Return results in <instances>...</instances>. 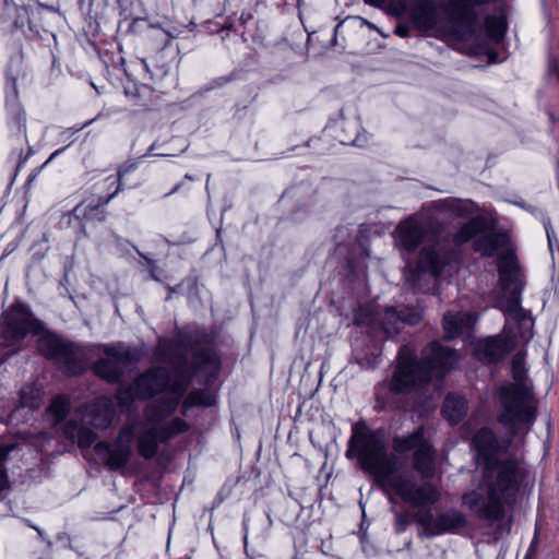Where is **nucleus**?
<instances>
[{"label":"nucleus","instance_id":"obj_1","mask_svg":"<svg viewBox=\"0 0 559 559\" xmlns=\"http://www.w3.org/2000/svg\"><path fill=\"white\" fill-rule=\"evenodd\" d=\"M473 445L487 463L476 488L463 493L462 504L478 519L496 524L504 520L507 508L515 502L522 479L521 468L512 459L491 461L499 442L489 428H481L474 435Z\"/></svg>","mask_w":559,"mask_h":559},{"label":"nucleus","instance_id":"obj_2","mask_svg":"<svg viewBox=\"0 0 559 559\" xmlns=\"http://www.w3.org/2000/svg\"><path fill=\"white\" fill-rule=\"evenodd\" d=\"M345 455L347 459L357 457L360 467L374 476L381 487L394 491L411 507L424 508L440 499L435 485H417L411 477L395 473L394 462L388 455L384 430L371 429L365 419L352 425Z\"/></svg>","mask_w":559,"mask_h":559},{"label":"nucleus","instance_id":"obj_3","mask_svg":"<svg viewBox=\"0 0 559 559\" xmlns=\"http://www.w3.org/2000/svg\"><path fill=\"white\" fill-rule=\"evenodd\" d=\"M222 369V358L216 347L215 336L205 329H194L186 333L177 330V405L194 383L204 388L191 391L182 403L183 411L193 406L211 407L216 395L211 386Z\"/></svg>","mask_w":559,"mask_h":559},{"label":"nucleus","instance_id":"obj_4","mask_svg":"<svg viewBox=\"0 0 559 559\" xmlns=\"http://www.w3.org/2000/svg\"><path fill=\"white\" fill-rule=\"evenodd\" d=\"M454 248L437 250L424 247L420 250L419 262L423 269L439 277L448 266L461 261L460 247L472 241L474 252L483 258H500L509 252H515L510 236L506 231L496 230L481 215H476L464 223L452 236Z\"/></svg>","mask_w":559,"mask_h":559},{"label":"nucleus","instance_id":"obj_5","mask_svg":"<svg viewBox=\"0 0 559 559\" xmlns=\"http://www.w3.org/2000/svg\"><path fill=\"white\" fill-rule=\"evenodd\" d=\"M455 361L456 352L437 341L427 345L420 358L411 345H403L397 353L389 390L393 394H403L423 389L433 378H443Z\"/></svg>","mask_w":559,"mask_h":559},{"label":"nucleus","instance_id":"obj_6","mask_svg":"<svg viewBox=\"0 0 559 559\" xmlns=\"http://www.w3.org/2000/svg\"><path fill=\"white\" fill-rule=\"evenodd\" d=\"M511 372L515 383L504 382L498 389L501 409L498 420L515 433L521 424L532 425L536 418L533 393L524 382L526 368L523 355L515 354L511 360Z\"/></svg>","mask_w":559,"mask_h":559},{"label":"nucleus","instance_id":"obj_7","mask_svg":"<svg viewBox=\"0 0 559 559\" xmlns=\"http://www.w3.org/2000/svg\"><path fill=\"white\" fill-rule=\"evenodd\" d=\"M174 412L175 399L171 394L147 406L145 414L152 426L138 436V451L141 456L146 460L152 459L157 452L158 443L173 437L175 433V418L169 419L165 426H162L160 423Z\"/></svg>","mask_w":559,"mask_h":559},{"label":"nucleus","instance_id":"obj_8","mask_svg":"<svg viewBox=\"0 0 559 559\" xmlns=\"http://www.w3.org/2000/svg\"><path fill=\"white\" fill-rule=\"evenodd\" d=\"M106 358H100L93 365L94 373L109 383H118L123 377L124 369L141 358V352L135 347L116 344L104 348Z\"/></svg>","mask_w":559,"mask_h":559},{"label":"nucleus","instance_id":"obj_9","mask_svg":"<svg viewBox=\"0 0 559 559\" xmlns=\"http://www.w3.org/2000/svg\"><path fill=\"white\" fill-rule=\"evenodd\" d=\"M38 350L53 360L68 374H79L83 370V355L79 347L53 334H44L38 340Z\"/></svg>","mask_w":559,"mask_h":559},{"label":"nucleus","instance_id":"obj_10","mask_svg":"<svg viewBox=\"0 0 559 559\" xmlns=\"http://www.w3.org/2000/svg\"><path fill=\"white\" fill-rule=\"evenodd\" d=\"M415 521L421 526L419 536L433 538L443 534L456 533L467 523L466 516L456 509H449L435 515L431 509H419Z\"/></svg>","mask_w":559,"mask_h":559},{"label":"nucleus","instance_id":"obj_11","mask_svg":"<svg viewBox=\"0 0 559 559\" xmlns=\"http://www.w3.org/2000/svg\"><path fill=\"white\" fill-rule=\"evenodd\" d=\"M497 266L501 289L508 296L510 308L515 309L520 306L521 295L525 287V274L515 252L502 255Z\"/></svg>","mask_w":559,"mask_h":559},{"label":"nucleus","instance_id":"obj_12","mask_svg":"<svg viewBox=\"0 0 559 559\" xmlns=\"http://www.w3.org/2000/svg\"><path fill=\"white\" fill-rule=\"evenodd\" d=\"M43 330V323L34 318L25 306L15 304L7 312L2 333L5 345L13 346L22 341L27 333L40 334Z\"/></svg>","mask_w":559,"mask_h":559},{"label":"nucleus","instance_id":"obj_13","mask_svg":"<svg viewBox=\"0 0 559 559\" xmlns=\"http://www.w3.org/2000/svg\"><path fill=\"white\" fill-rule=\"evenodd\" d=\"M497 0H447L445 13L451 23L457 28L452 32L460 39L475 33L477 22L476 8L491 4Z\"/></svg>","mask_w":559,"mask_h":559},{"label":"nucleus","instance_id":"obj_14","mask_svg":"<svg viewBox=\"0 0 559 559\" xmlns=\"http://www.w3.org/2000/svg\"><path fill=\"white\" fill-rule=\"evenodd\" d=\"M407 14L414 27L419 32L438 31L441 35L459 39L452 34L457 26H439V11L436 0H411L407 5Z\"/></svg>","mask_w":559,"mask_h":559},{"label":"nucleus","instance_id":"obj_15","mask_svg":"<svg viewBox=\"0 0 559 559\" xmlns=\"http://www.w3.org/2000/svg\"><path fill=\"white\" fill-rule=\"evenodd\" d=\"M423 319L421 312L413 306L385 307L374 316V321L388 335L399 334L406 325H416Z\"/></svg>","mask_w":559,"mask_h":559},{"label":"nucleus","instance_id":"obj_16","mask_svg":"<svg viewBox=\"0 0 559 559\" xmlns=\"http://www.w3.org/2000/svg\"><path fill=\"white\" fill-rule=\"evenodd\" d=\"M170 383V373L165 367H155L139 376L133 382L135 396L148 400L163 392Z\"/></svg>","mask_w":559,"mask_h":559},{"label":"nucleus","instance_id":"obj_17","mask_svg":"<svg viewBox=\"0 0 559 559\" xmlns=\"http://www.w3.org/2000/svg\"><path fill=\"white\" fill-rule=\"evenodd\" d=\"M511 350L509 342L501 336L478 340L474 345V356L484 364H493L503 359Z\"/></svg>","mask_w":559,"mask_h":559},{"label":"nucleus","instance_id":"obj_18","mask_svg":"<svg viewBox=\"0 0 559 559\" xmlns=\"http://www.w3.org/2000/svg\"><path fill=\"white\" fill-rule=\"evenodd\" d=\"M426 227L415 217L402 221L396 227V241L407 252H414L426 237Z\"/></svg>","mask_w":559,"mask_h":559},{"label":"nucleus","instance_id":"obj_19","mask_svg":"<svg viewBox=\"0 0 559 559\" xmlns=\"http://www.w3.org/2000/svg\"><path fill=\"white\" fill-rule=\"evenodd\" d=\"M474 324V316L467 311H448L443 314L442 326L445 340H454L469 331Z\"/></svg>","mask_w":559,"mask_h":559},{"label":"nucleus","instance_id":"obj_20","mask_svg":"<svg viewBox=\"0 0 559 559\" xmlns=\"http://www.w3.org/2000/svg\"><path fill=\"white\" fill-rule=\"evenodd\" d=\"M413 467L423 478L435 474V449L427 440L413 453Z\"/></svg>","mask_w":559,"mask_h":559},{"label":"nucleus","instance_id":"obj_21","mask_svg":"<svg viewBox=\"0 0 559 559\" xmlns=\"http://www.w3.org/2000/svg\"><path fill=\"white\" fill-rule=\"evenodd\" d=\"M60 430L67 440L76 442L80 448H90L96 440L95 432L72 419L61 423Z\"/></svg>","mask_w":559,"mask_h":559},{"label":"nucleus","instance_id":"obj_22","mask_svg":"<svg viewBox=\"0 0 559 559\" xmlns=\"http://www.w3.org/2000/svg\"><path fill=\"white\" fill-rule=\"evenodd\" d=\"M466 412L467 402L463 396L456 393L447 394L443 401L441 413L450 424H459L466 415Z\"/></svg>","mask_w":559,"mask_h":559},{"label":"nucleus","instance_id":"obj_23","mask_svg":"<svg viewBox=\"0 0 559 559\" xmlns=\"http://www.w3.org/2000/svg\"><path fill=\"white\" fill-rule=\"evenodd\" d=\"M95 451L98 454L102 451L106 452V465L114 471L124 467L131 456V449L127 448V445L122 448L120 445L115 444V447L111 448L109 444L105 442H98L95 445Z\"/></svg>","mask_w":559,"mask_h":559},{"label":"nucleus","instance_id":"obj_24","mask_svg":"<svg viewBox=\"0 0 559 559\" xmlns=\"http://www.w3.org/2000/svg\"><path fill=\"white\" fill-rule=\"evenodd\" d=\"M426 441L424 427H418L409 435L395 436L392 439V449L399 454L415 452Z\"/></svg>","mask_w":559,"mask_h":559},{"label":"nucleus","instance_id":"obj_25","mask_svg":"<svg viewBox=\"0 0 559 559\" xmlns=\"http://www.w3.org/2000/svg\"><path fill=\"white\" fill-rule=\"evenodd\" d=\"M71 409V402L66 395H57L51 399L49 406L46 409V414L51 423L52 427H57L68 416Z\"/></svg>","mask_w":559,"mask_h":559},{"label":"nucleus","instance_id":"obj_26","mask_svg":"<svg viewBox=\"0 0 559 559\" xmlns=\"http://www.w3.org/2000/svg\"><path fill=\"white\" fill-rule=\"evenodd\" d=\"M43 402L41 390L35 384H25L20 391V404L22 407L36 409Z\"/></svg>","mask_w":559,"mask_h":559},{"label":"nucleus","instance_id":"obj_27","mask_svg":"<svg viewBox=\"0 0 559 559\" xmlns=\"http://www.w3.org/2000/svg\"><path fill=\"white\" fill-rule=\"evenodd\" d=\"M485 27L488 37L495 41L501 40L507 31L504 21L496 16L487 17L485 21Z\"/></svg>","mask_w":559,"mask_h":559},{"label":"nucleus","instance_id":"obj_28","mask_svg":"<svg viewBox=\"0 0 559 559\" xmlns=\"http://www.w3.org/2000/svg\"><path fill=\"white\" fill-rule=\"evenodd\" d=\"M92 413H97L91 420L94 427L105 429L111 424L112 411L106 403H104L103 407L100 404L95 405L92 408Z\"/></svg>","mask_w":559,"mask_h":559},{"label":"nucleus","instance_id":"obj_29","mask_svg":"<svg viewBox=\"0 0 559 559\" xmlns=\"http://www.w3.org/2000/svg\"><path fill=\"white\" fill-rule=\"evenodd\" d=\"M119 188L116 190V192H114L111 195H109L108 198L106 199H103L100 198L98 200V203L96 205H85V203H81L79 204L78 206L74 207L73 210V215L81 219V218H86L87 217V210L90 209L92 212L93 211H98L99 206L106 204L109 202V200L118 192Z\"/></svg>","mask_w":559,"mask_h":559},{"label":"nucleus","instance_id":"obj_30","mask_svg":"<svg viewBox=\"0 0 559 559\" xmlns=\"http://www.w3.org/2000/svg\"><path fill=\"white\" fill-rule=\"evenodd\" d=\"M156 356L162 361L173 362L175 358V345L170 341H159L156 347Z\"/></svg>","mask_w":559,"mask_h":559},{"label":"nucleus","instance_id":"obj_31","mask_svg":"<svg viewBox=\"0 0 559 559\" xmlns=\"http://www.w3.org/2000/svg\"><path fill=\"white\" fill-rule=\"evenodd\" d=\"M116 399L121 407H129L133 400L138 399V396H135V391L133 390V383L128 388H119L117 390Z\"/></svg>","mask_w":559,"mask_h":559},{"label":"nucleus","instance_id":"obj_32","mask_svg":"<svg viewBox=\"0 0 559 559\" xmlns=\"http://www.w3.org/2000/svg\"><path fill=\"white\" fill-rule=\"evenodd\" d=\"M134 426L133 425H126L121 428L119 436L117 438L116 444L120 447H126L131 449V442L134 438Z\"/></svg>","mask_w":559,"mask_h":559},{"label":"nucleus","instance_id":"obj_33","mask_svg":"<svg viewBox=\"0 0 559 559\" xmlns=\"http://www.w3.org/2000/svg\"><path fill=\"white\" fill-rule=\"evenodd\" d=\"M13 445H0V484L7 485V471L4 464Z\"/></svg>","mask_w":559,"mask_h":559},{"label":"nucleus","instance_id":"obj_34","mask_svg":"<svg viewBox=\"0 0 559 559\" xmlns=\"http://www.w3.org/2000/svg\"><path fill=\"white\" fill-rule=\"evenodd\" d=\"M544 228L547 235L548 246L551 252H554L555 248L559 249L558 238L552 229L551 223L549 218L544 219Z\"/></svg>","mask_w":559,"mask_h":559},{"label":"nucleus","instance_id":"obj_35","mask_svg":"<svg viewBox=\"0 0 559 559\" xmlns=\"http://www.w3.org/2000/svg\"><path fill=\"white\" fill-rule=\"evenodd\" d=\"M233 81V75H225V76H218V78H215L213 80H211L206 86H205V91H212V90H215V88H221L223 86H225L226 84H228L229 82Z\"/></svg>","mask_w":559,"mask_h":559},{"label":"nucleus","instance_id":"obj_36","mask_svg":"<svg viewBox=\"0 0 559 559\" xmlns=\"http://www.w3.org/2000/svg\"><path fill=\"white\" fill-rule=\"evenodd\" d=\"M408 525V518L404 513H397L395 516V531L396 533H402L406 530Z\"/></svg>","mask_w":559,"mask_h":559},{"label":"nucleus","instance_id":"obj_37","mask_svg":"<svg viewBox=\"0 0 559 559\" xmlns=\"http://www.w3.org/2000/svg\"><path fill=\"white\" fill-rule=\"evenodd\" d=\"M538 542H539V535H538V532L535 531V534L533 536V539L530 544V547L526 551V555L524 557V559H533L534 555H535V551L537 549V546H538Z\"/></svg>","mask_w":559,"mask_h":559},{"label":"nucleus","instance_id":"obj_38","mask_svg":"<svg viewBox=\"0 0 559 559\" xmlns=\"http://www.w3.org/2000/svg\"><path fill=\"white\" fill-rule=\"evenodd\" d=\"M189 429V425L183 420L177 417V435L182 433Z\"/></svg>","mask_w":559,"mask_h":559},{"label":"nucleus","instance_id":"obj_39","mask_svg":"<svg viewBox=\"0 0 559 559\" xmlns=\"http://www.w3.org/2000/svg\"><path fill=\"white\" fill-rule=\"evenodd\" d=\"M242 527H243V548H245V551H247V547H248V524H247L246 520L242 521Z\"/></svg>","mask_w":559,"mask_h":559},{"label":"nucleus","instance_id":"obj_40","mask_svg":"<svg viewBox=\"0 0 559 559\" xmlns=\"http://www.w3.org/2000/svg\"><path fill=\"white\" fill-rule=\"evenodd\" d=\"M352 144L355 145V146H359V147H362L365 146V140H361L360 136H356L353 141H352Z\"/></svg>","mask_w":559,"mask_h":559},{"label":"nucleus","instance_id":"obj_41","mask_svg":"<svg viewBox=\"0 0 559 559\" xmlns=\"http://www.w3.org/2000/svg\"><path fill=\"white\" fill-rule=\"evenodd\" d=\"M395 33L401 37H405L407 34L406 29L402 26L396 27Z\"/></svg>","mask_w":559,"mask_h":559},{"label":"nucleus","instance_id":"obj_42","mask_svg":"<svg viewBox=\"0 0 559 559\" xmlns=\"http://www.w3.org/2000/svg\"><path fill=\"white\" fill-rule=\"evenodd\" d=\"M189 483V479H187L186 477L183 478V481H182V488L186 486V484Z\"/></svg>","mask_w":559,"mask_h":559},{"label":"nucleus","instance_id":"obj_43","mask_svg":"<svg viewBox=\"0 0 559 559\" xmlns=\"http://www.w3.org/2000/svg\"><path fill=\"white\" fill-rule=\"evenodd\" d=\"M189 483V479H187L186 477L183 478V481H182V488L186 486V484Z\"/></svg>","mask_w":559,"mask_h":559},{"label":"nucleus","instance_id":"obj_44","mask_svg":"<svg viewBox=\"0 0 559 559\" xmlns=\"http://www.w3.org/2000/svg\"><path fill=\"white\" fill-rule=\"evenodd\" d=\"M7 485L0 484V492L5 489Z\"/></svg>","mask_w":559,"mask_h":559},{"label":"nucleus","instance_id":"obj_45","mask_svg":"<svg viewBox=\"0 0 559 559\" xmlns=\"http://www.w3.org/2000/svg\"><path fill=\"white\" fill-rule=\"evenodd\" d=\"M46 9H49V10H52V11H58V9H55L53 7H45Z\"/></svg>","mask_w":559,"mask_h":559},{"label":"nucleus","instance_id":"obj_46","mask_svg":"<svg viewBox=\"0 0 559 559\" xmlns=\"http://www.w3.org/2000/svg\"><path fill=\"white\" fill-rule=\"evenodd\" d=\"M342 24H337L334 28L335 33L338 31V28L341 27Z\"/></svg>","mask_w":559,"mask_h":559},{"label":"nucleus","instance_id":"obj_47","mask_svg":"<svg viewBox=\"0 0 559 559\" xmlns=\"http://www.w3.org/2000/svg\"><path fill=\"white\" fill-rule=\"evenodd\" d=\"M169 544H170V535L168 536V539H167V546L169 547Z\"/></svg>","mask_w":559,"mask_h":559},{"label":"nucleus","instance_id":"obj_48","mask_svg":"<svg viewBox=\"0 0 559 559\" xmlns=\"http://www.w3.org/2000/svg\"><path fill=\"white\" fill-rule=\"evenodd\" d=\"M59 153V151H55V153L51 155V158L57 155Z\"/></svg>","mask_w":559,"mask_h":559},{"label":"nucleus","instance_id":"obj_49","mask_svg":"<svg viewBox=\"0 0 559 559\" xmlns=\"http://www.w3.org/2000/svg\"><path fill=\"white\" fill-rule=\"evenodd\" d=\"M549 118H550V120H554V115L549 114Z\"/></svg>","mask_w":559,"mask_h":559}]
</instances>
